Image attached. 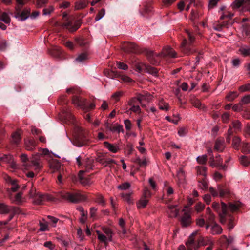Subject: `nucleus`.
I'll return each instance as SVG.
<instances>
[{
	"mask_svg": "<svg viewBox=\"0 0 250 250\" xmlns=\"http://www.w3.org/2000/svg\"><path fill=\"white\" fill-rule=\"evenodd\" d=\"M188 130L185 127L180 128L178 131V134L180 137H183L187 133Z\"/></svg>",
	"mask_w": 250,
	"mask_h": 250,
	"instance_id": "nucleus-60",
	"label": "nucleus"
},
{
	"mask_svg": "<svg viewBox=\"0 0 250 250\" xmlns=\"http://www.w3.org/2000/svg\"><path fill=\"white\" fill-rule=\"evenodd\" d=\"M69 139L72 143L74 146L77 147H81L85 144L84 141L83 140H82L79 137H76L75 140L73 141L70 138H69Z\"/></svg>",
	"mask_w": 250,
	"mask_h": 250,
	"instance_id": "nucleus-31",
	"label": "nucleus"
},
{
	"mask_svg": "<svg viewBox=\"0 0 250 250\" xmlns=\"http://www.w3.org/2000/svg\"><path fill=\"white\" fill-rule=\"evenodd\" d=\"M96 202L102 206H104L105 204V201L102 195H99L97 197Z\"/></svg>",
	"mask_w": 250,
	"mask_h": 250,
	"instance_id": "nucleus-64",
	"label": "nucleus"
},
{
	"mask_svg": "<svg viewBox=\"0 0 250 250\" xmlns=\"http://www.w3.org/2000/svg\"><path fill=\"white\" fill-rule=\"evenodd\" d=\"M61 196L63 198L72 202L83 201L86 199V195L80 191H75L73 193L63 192Z\"/></svg>",
	"mask_w": 250,
	"mask_h": 250,
	"instance_id": "nucleus-3",
	"label": "nucleus"
},
{
	"mask_svg": "<svg viewBox=\"0 0 250 250\" xmlns=\"http://www.w3.org/2000/svg\"><path fill=\"white\" fill-rule=\"evenodd\" d=\"M40 228V230L41 231H45L48 230V223L43 220L39 223Z\"/></svg>",
	"mask_w": 250,
	"mask_h": 250,
	"instance_id": "nucleus-42",
	"label": "nucleus"
},
{
	"mask_svg": "<svg viewBox=\"0 0 250 250\" xmlns=\"http://www.w3.org/2000/svg\"><path fill=\"white\" fill-rule=\"evenodd\" d=\"M209 165L212 167H215L219 169L226 170L227 166L225 164H223V159L220 157L219 155H217L215 157L211 156L209 158Z\"/></svg>",
	"mask_w": 250,
	"mask_h": 250,
	"instance_id": "nucleus-7",
	"label": "nucleus"
},
{
	"mask_svg": "<svg viewBox=\"0 0 250 250\" xmlns=\"http://www.w3.org/2000/svg\"><path fill=\"white\" fill-rule=\"evenodd\" d=\"M4 179L6 182L11 186L10 188L8 189V192L9 195L11 194V192H15L19 188V185L16 179H12L8 175H5L4 176Z\"/></svg>",
	"mask_w": 250,
	"mask_h": 250,
	"instance_id": "nucleus-9",
	"label": "nucleus"
},
{
	"mask_svg": "<svg viewBox=\"0 0 250 250\" xmlns=\"http://www.w3.org/2000/svg\"><path fill=\"white\" fill-rule=\"evenodd\" d=\"M198 231L193 232L189 236L186 245L189 250H197L200 246L209 245L207 247V250H211L212 249V242L208 237H201L198 240H195L194 236L197 234Z\"/></svg>",
	"mask_w": 250,
	"mask_h": 250,
	"instance_id": "nucleus-1",
	"label": "nucleus"
},
{
	"mask_svg": "<svg viewBox=\"0 0 250 250\" xmlns=\"http://www.w3.org/2000/svg\"><path fill=\"white\" fill-rule=\"evenodd\" d=\"M136 68L139 72L145 71L155 76L157 75L158 71L155 68L147 65L144 63H140L138 64L136 66Z\"/></svg>",
	"mask_w": 250,
	"mask_h": 250,
	"instance_id": "nucleus-8",
	"label": "nucleus"
},
{
	"mask_svg": "<svg viewBox=\"0 0 250 250\" xmlns=\"http://www.w3.org/2000/svg\"><path fill=\"white\" fill-rule=\"evenodd\" d=\"M239 89L242 92L250 91V83H247L241 86Z\"/></svg>",
	"mask_w": 250,
	"mask_h": 250,
	"instance_id": "nucleus-56",
	"label": "nucleus"
},
{
	"mask_svg": "<svg viewBox=\"0 0 250 250\" xmlns=\"http://www.w3.org/2000/svg\"><path fill=\"white\" fill-rule=\"evenodd\" d=\"M183 214L181 218V223L182 226L187 227L191 223V208L189 206H185L182 210Z\"/></svg>",
	"mask_w": 250,
	"mask_h": 250,
	"instance_id": "nucleus-6",
	"label": "nucleus"
},
{
	"mask_svg": "<svg viewBox=\"0 0 250 250\" xmlns=\"http://www.w3.org/2000/svg\"><path fill=\"white\" fill-rule=\"evenodd\" d=\"M238 96V94L236 92H231L226 96V99L228 101H231L237 98Z\"/></svg>",
	"mask_w": 250,
	"mask_h": 250,
	"instance_id": "nucleus-45",
	"label": "nucleus"
},
{
	"mask_svg": "<svg viewBox=\"0 0 250 250\" xmlns=\"http://www.w3.org/2000/svg\"><path fill=\"white\" fill-rule=\"evenodd\" d=\"M104 160H105V157L103 154H99L96 158V161L100 163L103 166L104 165Z\"/></svg>",
	"mask_w": 250,
	"mask_h": 250,
	"instance_id": "nucleus-51",
	"label": "nucleus"
},
{
	"mask_svg": "<svg viewBox=\"0 0 250 250\" xmlns=\"http://www.w3.org/2000/svg\"><path fill=\"white\" fill-rule=\"evenodd\" d=\"M218 191L220 197H223L229 193V191L227 189H223L221 187H218Z\"/></svg>",
	"mask_w": 250,
	"mask_h": 250,
	"instance_id": "nucleus-54",
	"label": "nucleus"
},
{
	"mask_svg": "<svg viewBox=\"0 0 250 250\" xmlns=\"http://www.w3.org/2000/svg\"><path fill=\"white\" fill-rule=\"evenodd\" d=\"M127 47L126 51H133L136 49V44L132 42H128L126 44Z\"/></svg>",
	"mask_w": 250,
	"mask_h": 250,
	"instance_id": "nucleus-61",
	"label": "nucleus"
},
{
	"mask_svg": "<svg viewBox=\"0 0 250 250\" xmlns=\"http://www.w3.org/2000/svg\"><path fill=\"white\" fill-rule=\"evenodd\" d=\"M134 162L138 164L140 167H146L149 163V159L146 157H143L142 159L139 157H137L134 161Z\"/></svg>",
	"mask_w": 250,
	"mask_h": 250,
	"instance_id": "nucleus-17",
	"label": "nucleus"
},
{
	"mask_svg": "<svg viewBox=\"0 0 250 250\" xmlns=\"http://www.w3.org/2000/svg\"><path fill=\"white\" fill-rule=\"evenodd\" d=\"M21 139V135L18 132H15L12 135V141L13 143L18 144Z\"/></svg>",
	"mask_w": 250,
	"mask_h": 250,
	"instance_id": "nucleus-40",
	"label": "nucleus"
},
{
	"mask_svg": "<svg viewBox=\"0 0 250 250\" xmlns=\"http://www.w3.org/2000/svg\"><path fill=\"white\" fill-rule=\"evenodd\" d=\"M179 212V209L178 208L177 205H171L168 206L167 210V213L168 216L171 218L176 217Z\"/></svg>",
	"mask_w": 250,
	"mask_h": 250,
	"instance_id": "nucleus-13",
	"label": "nucleus"
},
{
	"mask_svg": "<svg viewBox=\"0 0 250 250\" xmlns=\"http://www.w3.org/2000/svg\"><path fill=\"white\" fill-rule=\"evenodd\" d=\"M196 160L199 164H205L207 161V156L206 155H203L197 157Z\"/></svg>",
	"mask_w": 250,
	"mask_h": 250,
	"instance_id": "nucleus-46",
	"label": "nucleus"
},
{
	"mask_svg": "<svg viewBox=\"0 0 250 250\" xmlns=\"http://www.w3.org/2000/svg\"><path fill=\"white\" fill-rule=\"evenodd\" d=\"M140 103L138 102V100L136 97L132 98L128 102V105L130 107L128 110L126 111V112L131 111L137 114H140L141 113V109L138 105Z\"/></svg>",
	"mask_w": 250,
	"mask_h": 250,
	"instance_id": "nucleus-10",
	"label": "nucleus"
},
{
	"mask_svg": "<svg viewBox=\"0 0 250 250\" xmlns=\"http://www.w3.org/2000/svg\"><path fill=\"white\" fill-rule=\"evenodd\" d=\"M250 103V95H247L244 96L241 101H240V104H246Z\"/></svg>",
	"mask_w": 250,
	"mask_h": 250,
	"instance_id": "nucleus-49",
	"label": "nucleus"
},
{
	"mask_svg": "<svg viewBox=\"0 0 250 250\" xmlns=\"http://www.w3.org/2000/svg\"><path fill=\"white\" fill-rule=\"evenodd\" d=\"M205 208V205L202 203H198L195 206V210L198 212L202 211Z\"/></svg>",
	"mask_w": 250,
	"mask_h": 250,
	"instance_id": "nucleus-62",
	"label": "nucleus"
},
{
	"mask_svg": "<svg viewBox=\"0 0 250 250\" xmlns=\"http://www.w3.org/2000/svg\"><path fill=\"white\" fill-rule=\"evenodd\" d=\"M186 32L188 35L189 42H188L186 39H184L181 45V51L185 54L189 55L192 54L194 49L190 47V44L193 42L195 40L194 36L189 30H186Z\"/></svg>",
	"mask_w": 250,
	"mask_h": 250,
	"instance_id": "nucleus-5",
	"label": "nucleus"
},
{
	"mask_svg": "<svg viewBox=\"0 0 250 250\" xmlns=\"http://www.w3.org/2000/svg\"><path fill=\"white\" fill-rule=\"evenodd\" d=\"M117 67H118V68L120 69H123V70H126L128 68V66L127 65L123 63V62H117Z\"/></svg>",
	"mask_w": 250,
	"mask_h": 250,
	"instance_id": "nucleus-63",
	"label": "nucleus"
},
{
	"mask_svg": "<svg viewBox=\"0 0 250 250\" xmlns=\"http://www.w3.org/2000/svg\"><path fill=\"white\" fill-rule=\"evenodd\" d=\"M242 150L244 153H250V143H244L243 145Z\"/></svg>",
	"mask_w": 250,
	"mask_h": 250,
	"instance_id": "nucleus-58",
	"label": "nucleus"
},
{
	"mask_svg": "<svg viewBox=\"0 0 250 250\" xmlns=\"http://www.w3.org/2000/svg\"><path fill=\"white\" fill-rule=\"evenodd\" d=\"M31 163L35 167V169H39L42 167L39 159L37 157H33L31 160Z\"/></svg>",
	"mask_w": 250,
	"mask_h": 250,
	"instance_id": "nucleus-34",
	"label": "nucleus"
},
{
	"mask_svg": "<svg viewBox=\"0 0 250 250\" xmlns=\"http://www.w3.org/2000/svg\"><path fill=\"white\" fill-rule=\"evenodd\" d=\"M158 105L159 108L162 110L167 111L169 109L168 104L165 102L163 99L159 101Z\"/></svg>",
	"mask_w": 250,
	"mask_h": 250,
	"instance_id": "nucleus-33",
	"label": "nucleus"
},
{
	"mask_svg": "<svg viewBox=\"0 0 250 250\" xmlns=\"http://www.w3.org/2000/svg\"><path fill=\"white\" fill-rule=\"evenodd\" d=\"M239 206L238 204L229 203V206H227L224 203H221V209L222 212L219 213L220 222L221 223H224L226 221L225 217L228 215V211L231 212H234L238 210Z\"/></svg>",
	"mask_w": 250,
	"mask_h": 250,
	"instance_id": "nucleus-4",
	"label": "nucleus"
},
{
	"mask_svg": "<svg viewBox=\"0 0 250 250\" xmlns=\"http://www.w3.org/2000/svg\"><path fill=\"white\" fill-rule=\"evenodd\" d=\"M151 193L150 191L147 188H145L144 189L143 196L142 197H144L146 198H148L151 197Z\"/></svg>",
	"mask_w": 250,
	"mask_h": 250,
	"instance_id": "nucleus-59",
	"label": "nucleus"
},
{
	"mask_svg": "<svg viewBox=\"0 0 250 250\" xmlns=\"http://www.w3.org/2000/svg\"><path fill=\"white\" fill-rule=\"evenodd\" d=\"M62 26L69 30L70 32H74L76 31L79 28L80 25L79 23H76L75 25H73L71 22H67L64 23L62 25Z\"/></svg>",
	"mask_w": 250,
	"mask_h": 250,
	"instance_id": "nucleus-23",
	"label": "nucleus"
},
{
	"mask_svg": "<svg viewBox=\"0 0 250 250\" xmlns=\"http://www.w3.org/2000/svg\"><path fill=\"white\" fill-rule=\"evenodd\" d=\"M239 160L240 163L244 166H247L250 164V159L246 156H241Z\"/></svg>",
	"mask_w": 250,
	"mask_h": 250,
	"instance_id": "nucleus-43",
	"label": "nucleus"
},
{
	"mask_svg": "<svg viewBox=\"0 0 250 250\" xmlns=\"http://www.w3.org/2000/svg\"><path fill=\"white\" fill-rule=\"evenodd\" d=\"M133 194L132 190L130 189L127 193H123L121 196L123 199L128 204H132L133 203V200L131 198V195Z\"/></svg>",
	"mask_w": 250,
	"mask_h": 250,
	"instance_id": "nucleus-24",
	"label": "nucleus"
},
{
	"mask_svg": "<svg viewBox=\"0 0 250 250\" xmlns=\"http://www.w3.org/2000/svg\"><path fill=\"white\" fill-rule=\"evenodd\" d=\"M105 14V10L104 9H102L100 11H99L98 13L96 15L95 20L96 21H97L101 20L102 18L104 17Z\"/></svg>",
	"mask_w": 250,
	"mask_h": 250,
	"instance_id": "nucleus-47",
	"label": "nucleus"
},
{
	"mask_svg": "<svg viewBox=\"0 0 250 250\" xmlns=\"http://www.w3.org/2000/svg\"><path fill=\"white\" fill-rule=\"evenodd\" d=\"M98 235V239L101 242L106 243L108 241V238L105 235L101 233L99 230L96 231Z\"/></svg>",
	"mask_w": 250,
	"mask_h": 250,
	"instance_id": "nucleus-41",
	"label": "nucleus"
},
{
	"mask_svg": "<svg viewBox=\"0 0 250 250\" xmlns=\"http://www.w3.org/2000/svg\"><path fill=\"white\" fill-rule=\"evenodd\" d=\"M93 160L92 159H89L88 158H84L83 166L84 167L86 171H88L93 167Z\"/></svg>",
	"mask_w": 250,
	"mask_h": 250,
	"instance_id": "nucleus-27",
	"label": "nucleus"
},
{
	"mask_svg": "<svg viewBox=\"0 0 250 250\" xmlns=\"http://www.w3.org/2000/svg\"><path fill=\"white\" fill-rule=\"evenodd\" d=\"M25 148L27 150H33L36 146V142L32 139L26 140L25 142Z\"/></svg>",
	"mask_w": 250,
	"mask_h": 250,
	"instance_id": "nucleus-22",
	"label": "nucleus"
},
{
	"mask_svg": "<svg viewBox=\"0 0 250 250\" xmlns=\"http://www.w3.org/2000/svg\"><path fill=\"white\" fill-rule=\"evenodd\" d=\"M239 52L245 56H249L250 55V47L247 46H242L239 49Z\"/></svg>",
	"mask_w": 250,
	"mask_h": 250,
	"instance_id": "nucleus-37",
	"label": "nucleus"
},
{
	"mask_svg": "<svg viewBox=\"0 0 250 250\" xmlns=\"http://www.w3.org/2000/svg\"><path fill=\"white\" fill-rule=\"evenodd\" d=\"M198 174L203 176L206 175L207 168L204 166H197L196 167Z\"/></svg>",
	"mask_w": 250,
	"mask_h": 250,
	"instance_id": "nucleus-44",
	"label": "nucleus"
},
{
	"mask_svg": "<svg viewBox=\"0 0 250 250\" xmlns=\"http://www.w3.org/2000/svg\"><path fill=\"white\" fill-rule=\"evenodd\" d=\"M21 161L23 163V166L25 167L26 169H29L30 168V166L27 164V162L28 161L27 155L25 154H22L20 156Z\"/></svg>",
	"mask_w": 250,
	"mask_h": 250,
	"instance_id": "nucleus-36",
	"label": "nucleus"
},
{
	"mask_svg": "<svg viewBox=\"0 0 250 250\" xmlns=\"http://www.w3.org/2000/svg\"><path fill=\"white\" fill-rule=\"evenodd\" d=\"M146 55L153 64H157L159 62L158 60H156V58L166 56L175 58L176 56V52L170 47L164 48L161 53H156L153 51L147 50L146 52Z\"/></svg>",
	"mask_w": 250,
	"mask_h": 250,
	"instance_id": "nucleus-2",
	"label": "nucleus"
},
{
	"mask_svg": "<svg viewBox=\"0 0 250 250\" xmlns=\"http://www.w3.org/2000/svg\"><path fill=\"white\" fill-rule=\"evenodd\" d=\"M208 182L206 179H204L202 181L199 182V187L202 189H206L208 188Z\"/></svg>",
	"mask_w": 250,
	"mask_h": 250,
	"instance_id": "nucleus-50",
	"label": "nucleus"
},
{
	"mask_svg": "<svg viewBox=\"0 0 250 250\" xmlns=\"http://www.w3.org/2000/svg\"><path fill=\"white\" fill-rule=\"evenodd\" d=\"M47 218L48 219V224H49L53 227H56V224L59 221V219L57 218L50 215L47 216Z\"/></svg>",
	"mask_w": 250,
	"mask_h": 250,
	"instance_id": "nucleus-38",
	"label": "nucleus"
},
{
	"mask_svg": "<svg viewBox=\"0 0 250 250\" xmlns=\"http://www.w3.org/2000/svg\"><path fill=\"white\" fill-rule=\"evenodd\" d=\"M34 202L37 204H41L45 201H50L53 199V197L48 194H42L38 193L33 198Z\"/></svg>",
	"mask_w": 250,
	"mask_h": 250,
	"instance_id": "nucleus-12",
	"label": "nucleus"
},
{
	"mask_svg": "<svg viewBox=\"0 0 250 250\" xmlns=\"http://www.w3.org/2000/svg\"><path fill=\"white\" fill-rule=\"evenodd\" d=\"M73 103L83 109L86 108V103L84 99L79 97H75L73 99Z\"/></svg>",
	"mask_w": 250,
	"mask_h": 250,
	"instance_id": "nucleus-15",
	"label": "nucleus"
},
{
	"mask_svg": "<svg viewBox=\"0 0 250 250\" xmlns=\"http://www.w3.org/2000/svg\"><path fill=\"white\" fill-rule=\"evenodd\" d=\"M102 230L103 232L106 234L105 236L108 238L109 241H112L113 237V232L110 229L106 227H103Z\"/></svg>",
	"mask_w": 250,
	"mask_h": 250,
	"instance_id": "nucleus-32",
	"label": "nucleus"
},
{
	"mask_svg": "<svg viewBox=\"0 0 250 250\" xmlns=\"http://www.w3.org/2000/svg\"><path fill=\"white\" fill-rule=\"evenodd\" d=\"M9 198L12 202L17 204H21L24 201V198L22 197V193L21 192L17 193L14 196L10 194Z\"/></svg>",
	"mask_w": 250,
	"mask_h": 250,
	"instance_id": "nucleus-14",
	"label": "nucleus"
},
{
	"mask_svg": "<svg viewBox=\"0 0 250 250\" xmlns=\"http://www.w3.org/2000/svg\"><path fill=\"white\" fill-rule=\"evenodd\" d=\"M225 148L224 141L222 139H218L215 141L214 149L217 151H222Z\"/></svg>",
	"mask_w": 250,
	"mask_h": 250,
	"instance_id": "nucleus-21",
	"label": "nucleus"
},
{
	"mask_svg": "<svg viewBox=\"0 0 250 250\" xmlns=\"http://www.w3.org/2000/svg\"><path fill=\"white\" fill-rule=\"evenodd\" d=\"M148 199L144 197H141L136 202L137 208L138 209L143 208L146 207L148 203Z\"/></svg>",
	"mask_w": 250,
	"mask_h": 250,
	"instance_id": "nucleus-20",
	"label": "nucleus"
},
{
	"mask_svg": "<svg viewBox=\"0 0 250 250\" xmlns=\"http://www.w3.org/2000/svg\"><path fill=\"white\" fill-rule=\"evenodd\" d=\"M130 188V184L129 183L125 182L118 186V188L122 190L129 189Z\"/></svg>",
	"mask_w": 250,
	"mask_h": 250,
	"instance_id": "nucleus-48",
	"label": "nucleus"
},
{
	"mask_svg": "<svg viewBox=\"0 0 250 250\" xmlns=\"http://www.w3.org/2000/svg\"><path fill=\"white\" fill-rule=\"evenodd\" d=\"M85 172L84 170H81L79 172L78 177L80 179L81 183L84 185H87L90 184V181L88 179H85L83 174Z\"/></svg>",
	"mask_w": 250,
	"mask_h": 250,
	"instance_id": "nucleus-29",
	"label": "nucleus"
},
{
	"mask_svg": "<svg viewBox=\"0 0 250 250\" xmlns=\"http://www.w3.org/2000/svg\"><path fill=\"white\" fill-rule=\"evenodd\" d=\"M177 177L180 182L182 183L185 179V173L183 169L180 168L177 172Z\"/></svg>",
	"mask_w": 250,
	"mask_h": 250,
	"instance_id": "nucleus-39",
	"label": "nucleus"
},
{
	"mask_svg": "<svg viewBox=\"0 0 250 250\" xmlns=\"http://www.w3.org/2000/svg\"><path fill=\"white\" fill-rule=\"evenodd\" d=\"M174 193L172 188L170 186L167 182H164L163 188V198L167 196H169Z\"/></svg>",
	"mask_w": 250,
	"mask_h": 250,
	"instance_id": "nucleus-16",
	"label": "nucleus"
},
{
	"mask_svg": "<svg viewBox=\"0 0 250 250\" xmlns=\"http://www.w3.org/2000/svg\"><path fill=\"white\" fill-rule=\"evenodd\" d=\"M232 125L236 131H239L241 129V124L239 121H235L232 122Z\"/></svg>",
	"mask_w": 250,
	"mask_h": 250,
	"instance_id": "nucleus-53",
	"label": "nucleus"
},
{
	"mask_svg": "<svg viewBox=\"0 0 250 250\" xmlns=\"http://www.w3.org/2000/svg\"><path fill=\"white\" fill-rule=\"evenodd\" d=\"M88 4V1L86 0H83L78 1L75 3V9L76 10H81L84 8Z\"/></svg>",
	"mask_w": 250,
	"mask_h": 250,
	"instance_id": "nucleus-28",
	"label": "nucleus"
},
{
	"mask_svg": "<svg viewBox=\"0 0 250 250\" xmlns=\"http://www.w3.org/2000/svg\"><path fill=\"white\" fill-rule=\"evenodd\" d=\"M235 225L234 218L229 215V222H228V229L230 230L232 229Z\"/></svg>",
	"mask_w": 250,
	"mask_h": 250,
	"instance_id": "nucleus-52",
	"label": "nucleus"
},
{
	"mask_svg": "<svg viewBox=\"0 0 250 250\" xmlns=\"http://www.w3.org/2000/svg\"><path fill=\"white\" fill-rule=\"evenodd\" d=\"M222 228L216 224H214L211 226V233L213 234H217L221 233Z\"/></svg>",
	"mask_w": 250,
	"mask_h": 250,
	"instance_id": "nucleus-30",
	"label": "nucleus"
},
{
	"mask_svg": "<svg viewBox=\"0 0 250 250\" xmlns=\"http://www.w3.org/2000/svg\"><path fill=\"white\" fill-rule=\"evenodd\" d=\"M104 145L106 148L113 153H116L119 150L118 146L110 144L107 142H104Z\"/></svg>",
	"mask_w": 250,
	"mask_h": 250,
	"instance_id": "nucleus-25",
	"label": "nucleus"
},
{
	"mask_svg": "<svg viewBox=\"0 0 250 250\" xmlns=\"http://www.w3.org/2000/svg\"><path fill=\"white\" fill-rule=\"evenodd\" d=\"M250 5V0H235L233 3V6L235 8H239L244 5H248L249 7Z\"/></svg>",
	"mask_w": 250,
	"mask_h": 250,
	"instance_id": "nucleus-19",
	"label": "nucleus"
},
{
	"mask_svg": "<svg viewBox=\"0 0 250 250\" xmlns=\"http://www.w3.org/2000/svg\"><path fill=\"white\" fill-rule=\"evenodd\" d=\"M13 208L12 207L8 206L3 203H0V213L5 214L13 211Z\"/></svg>",
	"mask_w": 250,
	"mask_h": 250,
	"instance_id": "nucleus-26",
	"label": "nucleus"
},
{
	"mask_svg": "<svg viewBox=\"0 0 250 250\" xmlns=\"http://www.w3.org/2000/svg\"><path fill=\"white\" fill-rule=\"evenodd\" d=\"M240 143V139L239 137H235L232 141V144L233 147L236 149H238Z\"/></svg>",
	"mask_w": 250,
	"mask_h": 250,
	"instance_id": "nucleus-55",
	"label": "nucleus"
},
{
	"mask_svg": "<svg viewBox=\"0 0 250 250\" xmlns=\"http://www.w3.org/2000/svg\"><path fill=\"white\" fill-rule=\"evenodd\" d=\"M136 98L138 100V102L141 104L142 106L145 107L144 104H142V102L144 100L149 102L151 100L152 96L150 94L146 93L144 94H139Z\"/></svg>",
	"mask_w": 250,
	"mask_h": 250,
	"instance_id": "nucleus-18",
	"label": "nucleus"
},
{
	"mask_svg": "<svg viewBox=\"0 0 250 250\" xmlns=\"http://www.w3.org/2000/svg\"><path fill=\"white\" fill-rule=\"evenodd\" d=\"M0 161L8 164L9 166L13 169L17 168V166L14 161L13 157L10 154H5L3 156L0 157Z\"/></svg>",
	"mask_w": 250,
	"mask_h": 250,
	"instance_id": "nucleus-11",
	"label": "nucleus"
},
{
	"mask_svg": "<svg viewBox=\"0 0 250 250\" xmlns=\"http://www.w3.org/2000/svg\"><path fill=\"white\" fill-rule=\"evenodd\" d=\"M87 58V55L86 54L83 53L80 54L76 59V61L77 62H81L83 61L86 60Z\"/></svg>",
	"mask_w": 250,
	"mask_h": 250,
	"instance_id": "nucleus-57",
	"label": "nucleus"
},
{
	"mask_svg": "<svg viewBox=\"0 0 250 250\" xmlns=\"http://www.w3.org/2000/svg\"><path fill=\"white\" fill-rule=\"evenodd\" d=\"M0 21L4 22L6 24H9L10 22V18L9 14L6 12H3L0 16Z\"/></svg>",
	"mask_w": 250,
	"mask_h": 250,
	"instance_id": "nucleus-35",
	"label": "nucleus"
}]
</instances>
